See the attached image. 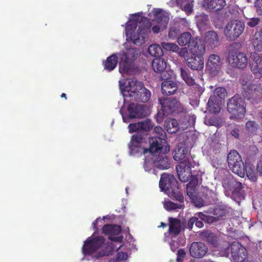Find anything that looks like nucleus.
<instances>
[{
  "label": "nucleus",
  "mask_w": 262,
  "mask_h": 262,
  "mask_svg": "<svg viewBox=\"0 0 262 262\" xmlns=\"http://www.w3.org/2000/svg\"><path fill=\"white\" fill-rule=\"evenodd\" d=\"M246 172L247 177L251 180L253 182H255L257 180V177L255 173L254 169L251 167H245V172Z\"/></svg>",
  "instance_id": "obj_46"
},
{
  "label": "nucleus",
  "mask_w": 262,
  "mask_h": 262,
  "mask_svg": "<svg viewBox=\"0 0 262 262\" xmlns=\"http://www.w3.org/2000/svg\"><path fill=\"white\" fill-rule=\"evenodd\" d=\"M159 187L162 190L167 191L172 199L181 203L184 202V196L180 191L178 182L173 176L167 173L162 174Z\"/></svg>",
  "instance_id": "obj_3"
},
{
  "label": "nucleus",
  "mask_w": 262,
  "mask_h": 262,
  "mask_svg": "<svg viewBox=\"0 0 262 262\" xmlns=\"http://www.w3.org/2000/svg\"><path fill=\"white\" fill-rule=\"evenodd\" d=\"M152 68L153 70L157 73L163 74L166 68V62L162 58L158 57L155 58L152 62Z\"/></svg>",
  "instance_id": "obj_32"
},
{
  "label": "nucleus",
  "mask_w": 262,
  "mask_h": 262,
  "mask_svg": "<svg viewBox=\"0 0 262 262\" xmlns=\"http://www.w3.org/2000/svg\"><path fill=\"white\" fill-rule=\"evenodd\" d=\"M196 221V217L194 216L191 217L187 223V226L186 228H188L190 230H191L194 224H195V222Z\"/></svg>",
  "instance_id": "obj_58"
},
{
  "label": "nucleus",
  "mask_w": 262,
  "mask_h": 262,
  "mask_svg": "<svg viewBox=\"0 0 262 262\" xmlns=\"http://www.w3.org/2000/svg\"><path fill=\"white\" fill-rule=\"evenodd\" d=\"M140 131L148 132L153 127V125L149 119L139 122Z\"/></svg>",
  "instance_id": "obj_43"
},
{
  "label": "nucleus",
  "mask_w": 262,
  "mask_h": 262,
  "mask_svg": "<svg viewBox=\"0 0 262 262\" xmlns=\"http://www.w3.org/2000/svg\"><path fill=\"white\" fill-rule=\"evenodd\" d=\"M246 105L244 99L238 95L230 98L227 103V111L231 115L229 118L237 120L245 117Z\"/></svg>",
  "instance_id": "obj_5"
},
{
  "label": "nucleus",
  "mask_w": 262,
  "mask_h": 262,
  "mask_svg": "<svg viewBox=\"0 0 262 262\" xmlns=\"http://www.w3.org/2000/svg\"><path fill=\"white\" fill-rule=\"evenodd\" d=\"M154 132L157 134V136L155 137L159 138L161 139H165L166 140V134L165 132L163 130L161 126H156L154 128Z\"/></svg>",
  "instance_id": "obj_47"
},
{
  "label": "nucleus",
  "mask_w": 262,
  "mask_h": 262,
  "mask_svg": "<svg viewBox=\"0 0 262 262\" xmlns=\"http://www.w3.org/2000/svg\"><path fill=\"white\" fill-rule=\"evenodd\" d=\"M192 200L193 202L196 207H201L205 205V202L204 200L201 198L195 197V198H193Z\"/></svg>",
  "instance_id": "obj_53"
},
{
  "label": "nucleus",
  "mask_w": 262,
  "mask_h": 262,
  "mask_svg": "<svg viewBox=\"0 0 262 262\" xmlns=\"http://www.w3.org/2000/svg\"><path fill=\"white\" fill-rule=\"evenodd\" d=\"M198 175L191 174L189 180L190 181L187 186V192L189 196H192V191H194L198 184Z\"/></svg>",
  "instance_id": "obj_36"
},
{
  "label": "nucleus",
  "mask_w": 262,
  "mask_h": 262,
  "mask_svg": "<svg viewBox=\"0 0 262 262\" xmlns=\"http://www.w3.org/2000/svg\"><path fill=\"white\" fill-rule=\"evenodd\" d=\"M204 41L211 48H215L220 44L219 37L214 31H208L205 35Z\"/></svg>",
  "instance_id": "obj_27"
},
{
  "label": "nucleus",
  "mask_w": 262,
  "mask_h": 262,
  "mask_svg": "<svg viewBox=\"0 0 262 262\" xmlns=\"http://www.w3.org/2000/svg\"><path fill=\"white\" fill-rule=\"evenodd\" d=\"M187 154V147L179 146H177L172 152L173 159L177 161L188 160V158H186Z\"/></svg>",
  "instance_id": "obj_30"
},
{
  "label": "nucleus",
  "mask_w": 262,
  "mask_h": 262,
  "mask_svg": "<svg viewBox=\"0 0 262 262\" xmlns=\"http://www.w3.org/2000/svg\"><path fill=\"white\" fill-rule=\"evenodd\" d=\"M208 251L207 246L202 242H193L189 248L190 255L194 258L203 257Z\"/></svg>",
  "instance_id": "obj_19"
},
{
  "label": "nucleus",
  "mask_w": 262,
  "mask_h": 262,
  "mask_svg": "<svg viewBox=\"0 0 262 262\" xmlns=\"http://www.w3.org/2000/svg\"><path fill=\"white\" fill-rule=\"evenodd\" d=\"M143 136L139 133L132 136L128 145L130 155L139 156L147 152V148L143 146Z\"/></svg>",
  "instance_id": "obj_12"
},
{
  "label": "nucleus",
  "mask_w": 262,
  "mask_h": 262,
  "mask_svg": "<svg viewBox=\"0 0 262 262\" xmlns=\"http://www.w3.org/2000/svg\"><path fill=\"white\" fill-rule=\"evenodd\" d=\"M245 80H243V96L248 100L255 99L258 96V91L257 90V85L253 83H248Z\"/></svg>",
  "instance_id": "obj_23"
},
{
  "label": "nucleus",
  "mask_w": 262,
  "mask_h": 262,
  "mask_svg": "<svg viewBox=\"0 0 262 262\" xmlns=\"http://www.w3.org/2000/svg\"><path fill=\"white\" fill-rule=\"evenodd\" d=\"M250 67L254 74L262 76V56L256 52L252 53L250 57Z\"/></svg>",
  "instance_id": "obj_17"
},
{
  "label": "nucleus",
  "mask_w": 262,
  "mask_h": 262,
  "mask_svg": "<svg viewBox=\"0 0 262 262\" xmlns=\"http://www.w3.org/2000/svg\"><path fill=\"white\" fill-rule=\"evenodd\" d=\"M187 66L191 70L201 71L204 68V61L203 56L191 55L185 59Z\"/></svg>",
  "instance_id": "obj_25"
},
{
  "label": "nucleus",
  "mask_w": 262,
  "mask_h": 262,
  "mask_svg": "<svg viewBox=\"0 0 262 262\" xmlns=\"http://www.w3.org/2000/svg\"><path fill=\"white\" fill-rule=\"evenodd\" d=\"M146 107L143 104H135L133 102H130L127 106V115L126 116L122 115L123 122H127L129 119L133 118H141L146 116Z\"/></svg>",
  "instance_id": "obj_11"
},
{
  "label": "nucleus",
  "mask_w": 262,
  "mask_h": 262,
  "mask_svg": "<svg viewBox=\"0 0 262 262\" xmlns=\"http://www.w3.org/2000/svg\"><path fill=\"white\" fill-rule=\"evenodd\" d=\"M221 145L220 143L212 141L211 144V149L215 154H217L220 151Z\"/></svg>",
  "instance_id": "obj_56"
},
{
  "label": "nucleus",
  "mask_w": 262,
  "mask_h": 262,
  "mask_svg": "<svg viewBox=\"0 0 262 262\" xmlns=\"http://www.w3.org/2000/svg\"><path fill=\"white\" fill-rule=\"evenodd\" d=\"M116 257L119 261H122L127 259L128 255L125 252H120L117 253Z\"/></svg>",
  "instance_id": "obj_57"
},
{
  "label": "nucleus",
  "mask_w": 262,
  "mask_h": 262,
  "mask_svg": "<svg viewBox=\"0 0 262 262\" xmlns=\"http://www.w3.org/2000/svg\"><path fill=\"white\" fill-rule=\"evenodd\" d=\"M214 97H210L207 103V109L209 112L216 114L220 112L221 101H217Z\"/></svg>",
  "instance_id": "obj_35"
},
{
  "label": "nucleus",
  "mask_w": 262,
  "mask_h": 262,
  "mask_svg": "<svg viewBox=\"0 0 262 262\" xmlns=\"http://www.w3.org/2000/svg\"><path fill=\"white\" fill-rule=\"evenodd\" d=\"M192 41L188 48L191 55L203 56L205 52V46L204 41L196 37H193Z\"/></svg>",
  "instance_id": "obj_21"
},
{
  "label": "nucleus",
  "mask_w": 262,
  "mask_h": 262,
  "mask_svg": "<svg viewBox=\"0 0 262 262\" xmlns=\"http://www.w3.org/2000/svg\"><path fill=\"white\" fill-rule=\"evenodd\" d=\"M144 21V24L139 27L137 34H135V31L137 29V24L135 22L130 21L126 23L125 27V33L127 37L129 38L137 46H141L147 40L148 38V33L150 32L151 24L146 17L141 18Z\"/></svg>",
  "instance_id": "obj_2"
},
{
  "label": "nucleus",
  "mask_w": 262,
  "mask_h": 262,
  "mask_svg": "<svg viewBox=\"0 0 262 262\" xmlns=\"http://www.w3.org/2000/svg\"><path fill=\"white\" fill-rule=\"evenodd\" d=\"M128 128L130 133L140 132L139 122L137 123H130L128 125Z\"/></svg>",
  "instance_id": "obj_50"
},
{
  "label": "nucleus",
  "mask_w": 262,
  "mask_h": 262,
  "mask_svg": "<svg viewBox=\"0 0 262 262\" xmlns=\"http://www.w3.org/2000/svg\"><path fill=\"white\" fill-rule=\"evenodd\" d=\"M140 55V50L136 48H131L120 55L119 63L120 72L127 73L129 72L134 60Z\"/></svg>",
  "instance_id": "obj_6"
},
{
  "label": "nucleus",
  "mask_w": 262,
  "mask_h": 262,
  "mask_svg": "<svg viewBox=\"0 0 262 262\" xmlns=\"http://www.w3.org/2000/svg\"><path fill=\"white\" fill-rule=\"evenodd\" d=\"M188 53V50L186 47L182 48L179 51V55L180 57H185Z\"/></svg>",
  "instance_id": "obj_62"
},
{
  "label": "nucleus",
  "mask_w": 262,
  "mask_h": 262,
  "mask_svg": "<svg viewBox=\"0 0 262 262\" xmlns=\"http://www.w3.org/2000/svg\"><path fill=\"white\" fill-rule=\"evenodd\" d=\"M223 186L226 190L231 191L232 195L236 196H239L243 187L242 183L236 181L233 177L225 179Z\"/></svg>",
  "instance_id": "obj_15"
},
{
  "label": "nucleus",
  "mask_w": 262,
  "mask_h": 262,
  "mask_svg": "<svg viewBox=\"0 0 262 262\" xmlns=\"http://www.w3.org/2000/svg\"><path fill=\"white\" fill-rule=\"evenodd\" d=\"M105 239L101 236L89 237L84 242L82 251L85 255H91L95 253L104 244Z\"/></svg>",
  "instance_id": "obj_10"
},
{
  "label": "nucleus",
  "mask_w": 262,
  "mask_h": 262,
  "mask_svg": "<svg viewBox=\"0 0 262 262\" xmlns=\"http://www.w3.org/2000/svg\"><path fill=\"white\" fill-rule=\"evenodd\" d=\"M256 169L257 172L262 176V156H261L257 163Z\"/></svg>",
  "instance_id": "obj_59"
},
{
  "label": "nucleus",
  "mask_w": 262,
  "mask_h": 262,
  "mask_svg": "<svg viewBox=\"0 0 262 262\" xmlns=\"http://www.w3.org/2000/svg\"><path fill=\"white\" fill-rule=\"evenodd\" d=\"M252 45L254 49L257 52L262 51V36L255 37L253 39Z\"/></svg>",
  "instance_id": "obj_45"
},
{
  "label": "nucleus",
  "mask_w": 262,
  "mask_h": 262,
  "mask_svg": "<svg viewBox=\"0 0 262 262\" xmlns=\"http://www.w3.org/2000/svg\"><path fill=\"white\" fill-rule=\"evenodd\" d=\"M180 32V30L176 27H171L169 31L168 36L171 39H175L178 36Z\"/></svg>",
  "instance_id": "obj_48"
},
{
  "label": "nucleus",
  "mask_w": 262,
  "mask_h": 262,
  "mask_svg": "<svg viewBox=\"0 0 262 262\" xmlns=\"http://www.w3.org/2000/svg\"><path fill=\"white\" fill-rule=\"evenodd\" d=\"M232 256L234 262H244L247 257V252L244 248H238L235 251L232 250Z\"/></svg>",
  "instance_id": "obj_34"
},
{
  "label": "nucleus",
  "mask_w": 262,
  "mask_h": 262,
  "mask_svg": "<svg viewBox=\"0 0 262 262\" xmlns=\"http://www.w3.org/2000/svg\"><path fill=\"white\" fill-rule=\"evenodd\" d=\"M180 73L182 78L185 83L188 85L194 86L196 89L198 95L202 94L204 91V89L195 82L194 79L191 76L190 72L188 70L183 68H180Z\"/></svg>",
  "instance_id": "obj_22"
},
{
  "label": "nucleus",
  "mask_w": 262,
  "mask_h": 262,
  "mask_svg": "<svg viewBox=\"0 0 262 262\" xmlns=\"http://www.w3.org/2000/svg\"><path fill=\"white\" fill-rule=\"evenodd\" d=\"M244 29V23L242 21L235 20L227 24L224 33L227 40L234 41L239 37Z\"/></svg>",
  "instance_id": "obj_8"
},
{
  "label": "nucleus",
  "mask_w": 262,
  "mask_h": 262,
  "mask_svg": "<svg viewBox=\"0 0 262 262\" xmlns=\"http://www.w3.org/2000/svg\"><path fill=\"white\" fill-rule=\"evenodd\" d=\"M116 248L113 243L108 242L105 245L102 253L101 252L99 253V256H103L112 255Z\"/></svg>",
  "instance_id": "obj_40"
},
{
  "label": "nucleus",
  "mask_w": 262,
  "mask_h": 262,
  "mask_svg": "<svg viewBox=\"0 0 262 262\" xmlns=\"http://www.w3.org/2000/svg\"><path fill=\"white\" fill-rule=\"evenodd\" d=\"M246 127L249 133L255 135L256 133L257 130L258 128V125L255 121H249L246 124Z\"/></svg>",
  "instance_id": "obj_42"
},
{
  "label": "nucleus",
  "mask_w": 262,
  "mask_h": 262,
  "mask_svg": "<svg viewBox=\"0 0 262 262\" xmlns=\"http://www.w3.org/2000/svg\"><path fill=\"white\" fill-rule=\"evenodd\" d=\"M155 167L160 169H167L170 167L169 159L165 152L159 153L153 159Z\"/></svg>",
  "instance_id": "obj_24"
},
{
  "label": "nucleus",
  "mask_w": 262,
  "mask_h": 262,
  "mask_svg": "<svg viewBox=\"0 0 262 262\" xmlns=\"http://www.w3.org/2000/svg\"><path fill=\"white\" fill-rule=\"evenodd\" d=\"M161 46L165 50L172 52H177L180 49L179 46L174 43L162 42Z\"/></svg>",
  "instance_id": "obj_44"
},
{
  "label": "nucleus",
  "mask_w": 262,
  "mask_h": 262,
  "mask_svg": "<svg viewBox=\"0 0 262 262\" xmlns=\"http://www.w3.org/2000/svg\"><path fill=\"white\" fill-rule=\"evenodd\" d=\"M205 122L209 125L218 126L219 125V121L215 117H211L208 119H206Z\"/></svg>",
  "instance_id": "obj_49"
},
{
  "label": "nucleus",
  "mask_w": 262,
  "mask_h": 262,
  "mask_svg": "<svg viewBox=\"0 0 262 262\" xmlns=\"http://www.w3.org/2000/svg\"><path fill=\"white\" fill-rule=\"evenodd\" d=\"M186 255V252L183 249H180L178 251L177 261L178 262H182Z\"/></svg>",
  "instance_id": "obj_54"
},
{
  "label": "nucleus",
  "mask_w": 262,
  "mask_h": 262,
  "mask_svg": "<svg viewBox=\"0 0 262 262\" xmlns=\"http://www.w3.org/2000/svg\"><path fill=\"white\" fill-rule=\"evenodd\" d=\"M164 207L167 211H172L178 209L184 208V205L175 203L172 201H168L164 202Z\"/></svg>",
  "instance_id": "obj_41"
},
{
  "label": "nucleus",
  "mask_w": 262,
  "mask_h": 262,
  "mask_svg": "<svg viewBox=\"0 0 262 262\" xmlns=\"http://www.w3.org/2000/svg\"><path fill=\"white\" fill-rule=\"evenodd\" d=\"M241 48V43L238 42H235L229 47L227 60L233 68L244 69L247 66V56L245 53L239 51Z\"/></svg>",
  "instance_id": "obj_4"
},
{
  "label": "nucleus",
  "mask_w": 262,
  "mask_h": 262,
  "mask_svg": "<svg viewBox=\"0 0 262 262\" xmlns=\"http://www.w3.org/2000/svg\"><path fill=\"white\" fill-rule=\"evenodd\" d=\"M195 226L199 228H201L204 226V223L202 221H199L198 217H196V221L195 222Z\"/></svg>",
  "instance_id": "obj_64"
},
{
  "label": "nucleus",
  "mask_w": 262,
  "mask_h": 262,
  "mask_svg": "<svg viewBox=\"0 0 262 262\" xmlns=\"http://www.w3.org/2000/svg\"><path fill=\"white\" fill-rule=\"evenodd\" d=\"M226 6L225 0H205L203 6L209 11H217L222 10Z\"/></svg>",
  "instance_id": "obj_26"
},
{
  "label": "nucleus",
  "mask_w": 262,
  "mask_h": 262,
  "mask_svg": "<svg viewBox=\"0 0 262 262\" xmlns=\"http://www.w3.org/2000/svg\"><path fill=\"white\" fill-rule=\"evenodd\" d=\"M181 8L182 10L185 11L187 15H189L192 12L193 5L188 2L186 3L182 7H181Z\"/></svg>",
  "instance_id": "obj_51"
},
{
  "label": "nucleus",
  "mask_w": 262,
  "mask_h": 262,
  "mask_svg": "<svg viewBox=\"0 0 262 262\" xmlns=\"http://www.w3.org/2000/svg\"><path fill=\"white\" fill-rule=\"evenodd\" d=\"M124 101L126 102H147L151 96L150 92L144 87L143 82L133 78L127 79L120 85Z\"/></svg>",
  "instance_id": "obj_1"
},
{
  "label": "nucleus",
  "mask_w": 262,
  "mask_h": 262,
  "mask_svg": "<svg viewBox=\"0 0 262 262\" xmlns=\"http://www.w3.org/2000/svg\"><path fill=\"white\" fill-rule=\"evenodd\" d=\"M260 21V19L257 17H253L249 20L247 25L250 27L253 28L257 25Z\"/></svg>",
  "instance_id": "obj_55"
},
{
  "label": "nucleus",
  "mask_w": 262,
  "mask_h": 262,
  "mask_svg": "<svg viewBox=\"0 0 262 262\" xmlns=\"http://www.w3.org/2000/svg\"><path fill=\"white\" fill-rule=\"evenodd\" d=\"M159 103L161 110L167 114L171 115L181 111L182 107L179 101L175 98H159Z\"/></svg>",
  "instance_id": "obj_9"
},
{
  "label": "nucleus",
  "mask_w": 262,
  "mask_h": 262,
  "mask_svg": "<svg viewBox=\"0 0 262 262\" xmlns=\"http://www.w3.org/2000/svg\"><path fill=\"white\" fill-rule=\"evenodd\" d=\"M103 233L108 236V239L112 241L122 243L123 237L122 236H117L121 232V228L117 225L106 224L103 226Z\"/></svg>",
  "instance_id": "obj_14"
},
{
  "label": "nucleus",
  "mask_w": 262,
  "mask_h": 262,
  "mask_svg": "<svg viewBox=\"0 0 262 262\" xmlns=\"http://www.w3.org/2000/svg\"><path fill=\"white\" fill-rule=\"evenodd\" d=\"M178 178L180 181L187 182L191 174V163L189 160H184L176 166Z\"/></svg>",
  "instance_id": "obj_13"
},
{
  "label": "nucleus",
  "mask_w": 262,
  "mask_h": 262,
  "mask_svg": "<svg viewBox=\"0 0 262 262\" xmlns=\"http://www.w3.org/2000/svg\"><path fill=\"white\" fill-rule=\"evenodd\" d=\"M193 37H192L190 33L188 32H184L178 37L177 42L180 46L184 47L187 45L188 48H189V46L192 41Z\"/></svg>",
  "instance_id": "obj_33"
},
{
  "label": "nucleus",
  "mask_w": 262,
  "mask_h": 262,
  "mask_svg": "<svg viewBox=\"0 0 262 262\" xmlns=\"http://www.w3.org/2000/svg\"><path fill=\"white\" fill-rule=\"evenodd\" d=\"M164 127L169 133H175L178 130V123L177 120L168 118L164 123Z\"/></svg>",
  "instance_id": "obj_37"
},
{
  "label": "nucleus",
  "mask_w": 262,
  "mask_h": 262,
  "mask_svg": "<svg viewBox=\"0 0 262 262\" xmlns=\"http://www.w3.org/2000/svg\"><path fill=\"white\" fill-rule=\"evenodd\" d=\"M222 62L219 55L212 54L208 57L206 69L210 73L214 75L217 73L220 70Z\"/></svg>",
  "instance_id": "obj_18"
},
{
  "label": "nucleus",
  "mask_w": 262,
  "mask_h": 262,
  "mask_svg": "<svg viewBox=\"0 0 262 262\" xmlns=\"http://www.w3.org/2000/svg\"><path fill=\"white\" fill-rule=\"evenodd\" d=\"M149 142L150 146L149 148H147V152L151 154L162 153L164 146L166 148V144L167 143L165 139H161L159 138L152 137L149 139Z\"/></svg>",
  "instance_id": "obj_20"
},
{
  "label": "nucleus",
  "mask_w": 262,
  "mask_h": 262,
  "mask_svg": "<svg viewBox=\"0 0 262 262\" xmlns=\"http://www.w3.org/2000/svg\"><path fill=\"white\" fill-rule=\"evenodd\" d=\"M148 52L150 55L157 57V58L162 56L163 54L162 49L157 44L149 46L148 48Z\"/></svg>",
  "instance_id": "obj_38"
},
{
  "label": "nucleus",
  "mask_w": 262,
  "mask_h": 262,
  "mask_svg": "<svg viewBox=\"0 0 262 262\" xmlns=\"http://www.w3.org/2000/svg\"><path fill=\"white\" fill-rule=\"evenodd\" d=\"M118 62V58L116 54H113L107 57L105 61L103 62L104 69L111 72L114 70Z\"/></svg>",
  "instance_id": "obj_31"
},
{
  "label": "nucleus",
  "mask_w": 262,
  "mask_h": 262,
  "mask_svg": "<svg viewBox=\"0 0 262 262\" xmlns=\"http://www.w3.org/2000/svg\"><path fill=\"white\" fill-rule=\"evenodd\" d=\"M257 10L260 14H262V0H258L257 4Z\"/></svg>",
  "instance_id": "obj_63"
},
{
  "label": "nucleus",
  "mask_w": 262,
  "mask_h": 262,
  "mask_svg": "<svg viewBox=\"0 0 262 262\" xmlns=\"http://www.w3.org/2000/svg\"><path fill=\"white\" fill-rule=\"evenodd\" d=\"M131 22H135L138 24V23H141V20H140V15L138 13H135L132 15V18L129 20Z\"/></svg>",
  "instance_id": "obj_60"
},
{
  "label": "nucleus",
  "mask_w": 262,
  "mask_h": 262,
  "mask_svg": "<svg viewBox=\"0 0 262 262\" xmlns=\"http://www.w3.org/2000/svg\"><path fill=\"white\" fill-rule=\"evenodd\" d=\"M227 162L229 167L233 172L241 178L245 177V165L236 150L230 151L227 157Z\"/></svg>",
  "instance_id": "obj_7"
},
{
  "label": "nucleus",
  "mask_w": 262,
  "mask_h": 262,
  "mask_svg": "<svg viewBox=\"0 0 262 262\" xmlns=\"http://www.w3.org/2000/svg\"><path fill=\"white\" fill-rule=\"evenodd\" d=\"M198 215V219H200L202 221H203L205 222L206 220H207V218L208 217V215H207L204 214L203 212H198L196 214Z\"/></svg>",
  "instance_id": "obj_61"
},
{
  "label": "nucleus",
  "mask_w": 262,
  "mask_h": 262,
  "mask_svg": "<svg viewBox=\"0 0 262 262\" xmlns=\"http://www.w3.org/2000/svg\"><path fill=\"white\" fill-rule=\"evenodd\" d=\"M154 15V19L157 23L163 24L165 28L167 27L169 18L161 9H156L155 10Z\"/></svg>",
  "instance_id": "obj_29"
},
{
  "label": "nucleus",
  "mask_w": 262,
  "mask_h": 262,
  "mask_svg": "<svg viewBox=\"0 0 262 262\" xmlns=\"http://www.w3.org/2000/svg\"><path fill=\"white\" fill-rule=\"evenodd\" d=\"M178 86L176 82L172 80H164L161 84V91L164 95H171L177 91Z\"/></svg>",
  "instance_id": "obj_28"
},
{
  "label": "nucleus",
  "mask_w": 262,
  "mask_h": 262,
  "mask_svg": "<svg viewBox=\"0 0 262 262\" xmlns=\"http://www.w3.org/2000/svg\"><path fill=\"white\" fill-rule=\"evenodd\" d=\"M169 115V114H166L165 112L162 111L161 110L159 111L156 115V119L157 123H161L164 120V117Z\"/></svg>",
  "instance_id": "obj_52"
},
{
  "label": "nucleus",
  "mask_w": 262,
  "mask_h": 262,
  "mask_svg": "<svg viewBox=\"0 0 262 262\" xmlns=\"http://www.w3.org/2000/svg\"><path fill=\"white\" fill-rule=\"evenodd\" d=\"M169 229L168 233L171 237H176L186 227L184 222H182L181 220L175 217H169Z\"/></svg>",
  "instance_id": "obj_16"
},
{
  "label": "nucleus",
  "mask_w": 262,
  "mask_h": 262,
  "mask_svg": "<svg viewBox=\"0 0 262 262\" xmlns=\"http://www.w3.org/2000/svg\"><path fill=\"white\" fill-rule=\"evenodd\" d=\"M227 95L226 90L222 87H218L214 89L213 94L210 97H214L217 101H222V99H224Z\"/></svg>",
  "instance_id": "obj_39"
}]
</instances>
